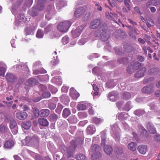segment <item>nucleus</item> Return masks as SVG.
Masks as SVG:
<instances>
[{
	"label": "nucleus",
	"instance_id": "21",
	"mask_svg": "<svg viewBox=\"0 0 160 160\" xmlns=\"http://www.w3.org/2000/svg\"><path fill=\"white\" fill-rule=\"evenodd\" d=\"M100 150H101V148L98 145L96 144L92 145L91 147L90 150L93 153L95 152H99Z\"/></svg>",
	"mask_w": 160,
	"mask_h": 160
},
{
	"label": "nucleus",
	"instance_id": "3",
	"mask_svg": "<svg viewBox=\"0 0 160 160\" xmlns=\"http://www.w3.org/2000/svg\"><path fill=\"white\" fill-rule=\"evenodd\" d=\"M154 91V87L153 84H150L144 87L142 89V92L145 93H150Z\"/></svg>",
	"mask_w": 160,
	"mask_h": 160
},
{
	"label": "nucleus",
	"instance_id": "12",
	"mask_svg": "<svg viewBox=\"0 0 160 160\" xmlns=\"http://www.w3.org/2000/svg\"><path fill=\"white\" fill-rule=\"evenodd\" d=\"M83 27L82 26L79 27L76 29L72 31L74 37H76L78 36L81 33L83 30Z\"/></svg>",
	"mask_w": 160,
	"mask_h": 160
},
{
	"label": "nucleus",
	"instance_id": "17",
	"mask_svg": "<svg viewBox=\"0 0 160 160\" xmlns=\"http://www.w3.org/2000/svg\"><path fill=\"white\" fill-rule=\"evenodd\" d=\"M38 121L39 124L42 126L46 127L49 125V122L46 118H39Z\"/></svg>",
	"mask_w": 160,
	"mask_h": 160
},
{
	"label": "nucleus",
	"instance_id": "5",
	"mask_svg": "<svg viewBox=\"0 0 160 160\" xmlns=\"http://www.w3.org/2000/svg\"><path fill=\"white\" fill-rule=\"evenodd\" d=\"M140 33V32L138 30L137 28L132 27V29L129 31L128 34L133 39L136 40L137 38L134 34H135L136 35H139Z\"/></svg>",
	"mask_w": 160,
	"mask_h": 160
},
{
	"label": "nucleus",
	"instance_id": "45",
	"mask_svg": "<svg viewBox=\"0 0 160 160\" xmlns=\"http://www.w3.org/2000/svg\"><path fill=\"white\" fill-rule=\"evenodd\" d=\"M106 16L107 18L113 21H114V18L112 17V14L108 12H106Z\"/></svg>",
	"mask_w": 160,
	"mask_h": 160
},
{
	"label": "nucleus",
	"instance_id": "19",
	"mask_svg": "<svg viewBox=\"0 0 160 160\" xmlns=\"http://www.w3.org/2000/svg\"><path fill=\"white\" fill-rule=\"evenodd\" d=\"M50 111L48 109H43L40 111V116L41 117H46L49 114Z\"/></svg>",
	"mask_w": 160,
	"mask_h": 160
},
{
	"label": "nucleus",
	"instance_id": "20",
	"mask_svg": "<svg viewBox=\"0 0 160 160\" xmlns=\"http://www.w3.org/2000/svg\"><path fill=\"white\" fill-rule=\"evenodd\" d=\"M102 156V154L99 152L93 153L92 156V159L93 160H98Z\"/></svg>",
	"mask_w": 160,
	"mask_h": 160
},
{
	"label": "nucleus",
	"instance_id": "48",
	"mask_svg": "<svg viewBox=\"0 0 160 160\" xmlns=\"http://www.w3.org/2000/svg\"><path fill=\"white\" fill-rule=\"evenodd\" d=\"M69 38L67 36L63 37L62 39V42L64 45L67 43L69 42Z\"/></svg>",
	"mask_w": 160,
	"mask_h": 160
},
{
	"label": "nucleus",
	"instance_id": "22",
	"mask_svg": "<svg viewBox=\"0 0 160 160\" xmlns=\"http://www.w3.org/2000/svg\"><path fill=\"white\" fill-rule=\"evenodd\" d=\"M46 0H39L37 5L38 8L40 10H42L44 8V5Z\"/></svg>",
	"mask_w": 160,
	"mask_h": 160
},
{
	"label": "nucleus",
	"instance_id": "30",
	"mask_svg": "<svg viewBox=\"0 0 160 160\" xmlns=\"http://www.w3.org/2000/svg\"><path fill=\"white\" fill-rule=\"evenodd\" d=\"M36 82V79L33 78H30L26 82V85L28 86H30Z\"/></svg>",
	"mask_w": 160,
	"mask_h": 160
},
{
	"label": "nucleus",
	"instance_id": "8",
	"mask_svg": "<svg viewBox=\"0 0 160 160\" xmlns=\"http://www.w3.org/2000/svg\"><path fill=\"white\" fill-rule=\"evenodd\" d=\"M85 12L84 8L82 7L78 8L75 11L74 14L75 17L78 18L82 16Z\"/></svg>",
	"mask_w": 160,
	"mask_h": 160
},
{
	"label": "nucleus",
	"instance_id": "31",
	"mask_svg": "<svg viewBox=\"0 0 160 160\" xmlns=\"http://www.w3.org/2000/svg\"><path fill=\"white\" fill-rule=\"evenodd\" d=\"M107 29V28L106 25H102L99 28V32H98V33H99V35H101V34L103 33H105V31Z\"/></svg>",
	"mask_w": 160,
	"mask_h": 160
},
{
	"label": "nucleus",
	"instance_id": "37",
	"mask_svg": "<svg viewBox=\"0 0 160 160\" xmlns=\"http://www.w3.org/2000/svg\"><path fill=\"white\" fill-rule=\"evenodd\" d=\"M75 158L77 160H86L85 155L81 154L76 155L75 157Z\"/></svg>",
	"mask_w": 160,
	"mask_h": 160
},
{
	"label": "nucleus",
	"instance_id": "52",
	"mask_svg": "<svg viewBox=\"0 0 160 160\" xmlns=\"http://www.w3.org/2000/svg\"><path fill=\"white\" fill-rule=\"evenodd\" d=\"M51 96V94L48 92H44L42 93V96L44 98H48Z\"/></svg>",
	"mask_w": 160,
	"mask_h": 160
},
{
	"label": "nucleus",
	"instance_id": "7",
	"mask_svg": "<svg viewBox=\"0 0 160 160\" xmlns=\"http://www.w3.org/2000/svg\"><path fill=\"white\" fill-rule=\"evenodd\" d=\"M118 96V93L117 92L113 91L109 92L108 97L110 101L114 102L117 99Z\"/></svg>",
	"mask_w": 160,
	"mask_h": 160
},
{
	"label": "nucleus",
	"instance_id": "63",
	"mask_svg": "<svg viewBox=\"0 0 160 160\" xmlns=\"http://www.w3.org/2000/svg\"><path fill=\"white\" fill-rule=\"evenodd\" d=\"M128 22L131 24L133 25H137V23L136 22L133 21L131 19L129 18L128 19Z\"/></svg>",
	"mask_w": 160,
	"mask_h": 160
},
{
	"label": "nucleus",
	"instance_id": "11",
	"mask_svg": "<svg viewBox=\"0 0 160 160\" xmlns=\"http://www.w3.org/2000/svg\"><path fill=\"white\" fill-rule=\"evenodd\" d=\"M138 150L140 153L144 154L146 153L148 150V147L146 145H141L138 146Z\"/></svg>",
	"mask_w": 160,
	"mask_h": 160
},
{
	"label": "nucleus",
	"instance_id": "62",
	"mask_svg": "<svg viewBox=\"0 0 160 160\" xmlns=\"http://www.w3.org/2000/svg\"><path fill=\"white\" fill-rule=\"evenodd\" d=\"M52 16V15L49 12H48L47 14L46 15L45 17L48 20H49L51 18Z\"/></svg>",
	"mask_w": 160,
	"mask_h": 160
},
{
	"label": "nucleus",
	"instance_id": "59",
	"mask_svg": "<svg viewBox=\"0 0 160 160\" xmlns=\"http://www.w3.org/2000/svg\"><path fill=\"white\" fill-rule=\"evenodd\" d=\"M152 3L155 6L160 3V0H152Z\"/></svg>",
	"mask_w": 160,
	"mask_h": 160
},
{
	"label": "nucleus",
	"instance_id": "33",
	"mask_svg": "<svg viewBox=\"0 0 160 160\" xmlns=\"http://www.w3.org/2000/svg\"><path fill=\"white\" fill-rule=\"evenodd\" d=\"M122 97L124 99L127 100L130 98L131 96L128 92H124L122 93Z\"/></svg>",
	"mask_w": 160,
	"mask_h": 160
},
{
	"label": "nucleus",
	"instance_id": "2",
	"mask_svg": "<svg viewBox=\"0 0 160 160\" xmlns=\"http://www.w3.org/2000/svg\"><path fill=\"white\" fill-rule=\"evenodd\" d=\"M71 25V22L69 21H66L60 23L57 26V28L61 32H65L67 31Z\"/></svg>",
	"mask_w": 160,
	"mask_h": 160
},
{
	"label": "nucleus",
	"instance_id": "58",
	"mask_svg": "<svg viewBox=\"0 0 160 160\" xmlns=\"http://www.w3.org/2000/svg\"><path fill=\"white\" fill-rule=\"evenodd\" d=\"M39 88L40 90L41 91H45L47 89L46 87L43 85L41 84L39 86Z\"/></svg>",
	"mask_w": 160,
	"mask_h": 160
},
{
	"label": "nucleus",
	"instance_id": "51",
	"mask_svg": "<svg viewBox=\"0 0 160 160\" xmlns=\"http://www.w3.org/2000/svg\"><path fill=\"white\" fill-rule=\"evenodd\" d=\"M114 50L116 53L118 55H120L122 53L121 49L119 47H115L114 48Z\"/></svg>",
	"mask_w": 160,
	"mask_h": 160
},
{
	"label": "nucleus",
	"instance_id": "40",
	"mask_svg": "<svg viewBox=\"0 0 160 160\" xmlns=\"http://www.w3.org/2000/svg\"><path fill=\"white\" fill-rule=\"evenodd\" d=\"M33 112L34 115L36 118H38L39 115L40 116V111L39 112L38 109L37 108L35 107L33 108Z\"/></svg>",
	"mask_w": 160,
	"mask_h": 160
},
{
	"label": "nucleus",
	"instance_id": "35",
	"mask_svg": "<svg viewBox=\"0 0 160 160\" xmlns=\"http://www.w3.org/2000/svg\"><path fill=\"white\" fill-rule=\"evenodd\" d=\"M135 71V70L133 68V67L131 63L128 67L127 71L128 73L132 74Z\"/></svg>",
	"mask_w": 160,
	"mask_h": 160
},
{
	"label": "nucleus",
	"instance_id": "38",
	"mask_svg": "<svg viewBox=\"0 0 160 160\" xmlns=\"http://www.w3.org/2000/svg\"><path fill=\"white\" fill-rule=\"evenodd\" d=\"M17 126V123L15 121L14 119L11 118L10 120V128L11 129H14Z\"/></svg>",
	"mask_w": 160,
	"mask_h": 160
},
{
	"label": "nucleus",
	"instance_id": "36",
	"mask_svg": "<svg viewBox=\"0 0 160 160\" xmlns=\"http://www.w3.org/2000/svg\"><path fill=\"white\" fill-rule=\"evenodd\" d=\"M50 120L52 122L56 121L59 118V117L56 114L54 113L51 114L49 116Z\"/></svg>",
	"mask_w": 160,
	"mask_h": 160
},
{
	"label": "nucleus",
	"instance_id": "56",
	"mask_svg": "<svg viewBox=\"0 0 160 160\" xmlns=\"http://www.w3.org/2000/svg\"><path fill=\"white\" fill-rule=\"evenodd\" d=\"M5 68L3 67H0V76H3L5 72Z\"/></svg>",
	"mask_w": 160,
	"mask_h": 160
},
{
	"label": "nucleus",
	"instance_id": "15",
	"mask_svg": "<svg viewBox=\"0 0 160 160\" xmlns=\"http://www.w3.org/2000/svg\"><path fill=\"white\" fill-rule=\"evenodd\" d=\"M7 80L10 82H13L16 79V77L12 73H8L6 75Z\"/></svg>",
	"mask_w": 160,
	"mask_h": 160
},
{
	"label": "nucleus",
	"instance_id": "54",
	"mask_svg": "<svg viewBox=\"0 0 160 160\" xmlns=\"http://www.w3.org/2000/svg\"><path fill=\"white\" fill-rule=\"evenodd\" d=\"M130 2V0H124V4L128 8V10H131L129 4V3Z\"/></svg>",
	"mask_w": 160,
	"mask_h": 160
},
{
	"label": "nucleus",
	"instance_id": "57",
	"mask_svg": "<svg viewBox=\"0 0 160 160\" xmlns=\"http://www.w3.org/2000/svg\"><path fill=\"white\" fill-rule=\"evenodd\" d=\"M56 107L55 104L54 103H50L48 104V108L50 109L53 110Z\"/></svg>",
	"mask_w": 160,
	"mask_h": 160
},
{
	"label": "nucleus",
	"instance_id": "4",
	"mask_svg": "<svg viewBox=\"0 0 160 160\" xmlns=\"http://www.w3.org/2000/svg\"><path fill=\"white\" fill-rule=\"evenodd\" d=\"M101 21L99 19L94 20L90 22V28L92 29H96L101 25Z\"/></svg>",
	"mask_w": 160,
	"mask_h": 160
},
{
	"label": "nucleus",
	"instance_id": "53",
	"mask_svg": "<svg viewBox=\"0 0 160 160\" xmlns=\"http://www.w3.org/2000/svg\"><path fill=\"white\" fill-rule=\"evenodd\" d=\"M17 18H19V19H18V20L20 22H21L22 21H23L24 22H25L24 20L25 18L26 19L25 16L23 15L22 14H19L18 15Z\"/></svg>",
	"mask_w": 160,
	"mask_h": 160
},
{
	"label": "nucleus",
	"instance_id": "13",
	"mask_svg": "<svg viewBox=\"0 0 160 160\" xmlns=\"http://www.w3.org/2000/svg\"><path fill=\"white\" fill-rule=\"evenodd\" d=\"M146 127L151 133L154 134L156 133V130L151 123L149 122H147Z\"/></svg>",
	"mask_w": 160,
	"mask_h": 160
},
{
	"label": "nucleus",
	"instance_id": "32",
	"mask_svg": "<svg viewBox=\"0 0 160 160\" xmlns=\"http://www.w3.org/2000/svg\"><path fill=\"white\" fill-rule=\"evenodd\" d=\"M31 125V123L29 122H26L22 123V127L25 129H28L29 128Z\"/></svg>",
	"mask_w": 160,
	"mask_h": 160
},
{
	"label": "nucleus",
	"instance_id": "1",
	"mask_svg": "<svg viewBox=\"0 0 160 160\" xmlns=\"http://www.w3.org/2000/svg\"><path fill=\"white\" fill-rule=\"evenodd\" d=\"M25 140L26 143L29 145L33 146L36 148L38 147L39 138L37 136L34 135L32 137H26Z\"/></svg>",
	"mask_w": 160,
	"mask_h": 160
},
{
	"label": "nucleus",
	"instance_id": "43",
	"mask_svg": "<svg viewBox=\"0 0 160 160\" xmlns=\"http://www.w3.org/2000/svg\"><path fill=\"white\" fill-rule=\"evenodd\" d=\"M44 34L43 31L41 30H38L36 34V37L38 38H42Z\"/></svg>",
	"mask_w": 160,
	"mask_h": 160
},
{
	"label": "nucleus",
	"instance_id": "29",
	"mask_svg": "<svg viewBox=\"0 0 160 160\" xmlns=\"http://www.w3.org/2000/svg\"><path fill=\"white\" fill-rule=\"evenodd\" d=\"M71 114L70 110L67 108H65L63 110L62 115L64 118H67Z\"/></svg>",
	"mask_w": 160,
	"mask_h": 160
},
{
	"label": "nucleus",
	"instance_id": "50",
	"mask_svg": "<svg viewBox=\"0 0 160 160\" xmlns=\"http://www.w3.org/2000/svg\"><path fill=\"white\" fill-rule=\"evenodd\" d=\"M63 108V106L61 104H58L57 108L55 110V111L59 113Z\"/></svg>",
	"mask_w": 160,
	"mask_h": 160
},
{
	"label": "nucleus",
	"instance_id": "34",
	"mask_svg": "<svg viewBox=\"0 0 160 160\" xmlns=\"http://www.w3.org/2000/svg\"><path fill=\"white\" fill-rule=\"evenodd\" d=\"M98 35H97V36H99V33H98ZM100 36H101V39L102 40L104 41H105L108 40L109 38V36L106 33H102L101 34Z\"/></svg>",
	"mask_w": 160,
	"mask_h": 160
},
{
	"label": "nucleus",
	"instance_id": "14",
	"mask_svg": "<svg viewBox=\"0 0 160 160\" xmlns=\"http://www.w3.org/2000/svg\"><path fill=\"white\" fill-rule=\"evenodd\" d=\"M38 10L40 11L38 8L37 6V7H34L30 9L29 11V13L32 16H35L38 15Z\"/></svg>",
	"mask_w": 160,
	"mask_h": 160
},
{
	"label": "nucleus",
	"instance_id": "6",
	"mask_svg": "<svg viewBox=\"0 0 160 160\" xmlns=\"http://www.w3.org/2000/svg\"><path fill=\"white\" fill-rule=\"evenodd\" d=\"M139 69L134 75V76L136 78H140L143 77L145 75L146 71V68L145 67H142Z\"/></svg>",
	"mask_w": 160,
	"mask_h": 160
},
{
	"label": "nucleus",
	"instance_id": "10",
	"mask_svg": "<svg viewBox=\"0 0 160 160\" xmlns=\"http://www.w3.org/2000/svg\"><path fill=\"white\" fill-rule=\"evenodd\" d=\"M16 117L19 120L25 119L28 116L27 113L25 112H17L15 115Z\"/></svg>",
	"mask_w": 160,
	"mask_h": 160
},
{
	"label": "nucleus",
	"instance_id": "39",
	"mask_svg": "<svg viewBox=\"0 0 160 160\" xmlns=\"http://www.w3.org/2000/svg\"><path fill=\"white\" fill-rule=\"evenodd\" d=\"M77 108L79 110H84L86 109V106L84 104L80 103L78 105Z\"/></svg>",
	"mask_w": 160,
	"mask_h": 160
},
{
	"label": "nucleus",
	"instance_id": "27",
	"mask_svg": "<svg viewBox=\"0 0 160 160\" xmlns=\"http://www.w3.org/2000/svg\"><path fill=\"white\" fill-rule=\"evenodd\" d=\"M136 143L132 142L128 144V147L130 150L132 151H134L136 150Z\"/></svg>",
	"mask_w": 160,
	"mask_h": 160
},
{
	"label": "nucleus",
	"instance_id": "16",
	"mask_svg": "<svg viewBox=\"0 0 160 160\" xmlns=\"http://www.w3.org/2000/svg\"><path fill=\"white\" fill-rule=\"evenodd\" d=\"M70 95L74 99H77L79 96V94L75 91L74 88H72L70 89Z\"/></svg>",
	"mask_w": 160,
	"mask_h": 160
},
{
	"label": "nucleus",
	"instance_id": "47",
	"mask_svg": "<svg viewBox=\"0 0 160 160\" xmlns=\"http://www.w3.org/2000/svg\"><path fill=\"white\" fill-rule=\"evenodd\" d=\"M92 122L97 124L101 122L102 120L100 118L93 117L92 119Z\"/></svg>",
	"mask_w": 160,
	"mask_h": 160
},
{
	"label": "nucleus",
	"instance_id": "25",
	"mask_svg": "<svg viewBox=\"0 0 160 160\" xmlns=\"http://www.w3.org/2000/svg\"><path fill=\"white\" fill-rule=\"evenodd\" d=\"M101 143L102 146H104L105 144L106 140V133L105 131H102L101 132Z\"/></svg>",
	"mask_w": 160,
	"mask_h": 160
},
{
	"label": "nucleus",
	"instance_id": "9",
	"mask_svg": "<svg viewBox=\"0 0 160 160\" xmlns=\"http://www.w3.org/2000/svg\"><path fill=\"white\" fill-rule=\"evenodd\" d=\"M15 143L12 140H8L5 141L4 144V147L7 149H11L14 145Z\"/></svg>",
	"mask_w": 160,
	"mask_h": 160
},
{
	"label": "nucleus",
	"instance_id": "18",
	"mask_svg": "<svg viewBox=\"0 0 160 160\" xmlns=\"http://www.w3.org/2000/svg\"><path fill=\"white\" fill-rule=\"evenodd\" d=\"M86 130L88 134H92L94 133L96 131L95 127L93 125H90L88 126Z\"/></svg>",
	"mask_w": 160,
	"mask_h": 160
},
{
	"label": "nucleus",
	"instance_id": "41",
	"mask_svg": "<svg viewBox=\"0 0 160 160\" xmlns=\"http://www.w3.org/2000/svg\"><path fill=\"white\" fill-rule=\"evenodd\" d=\"M33 73L35 74L45 73H46V71L45 70L43 69L41 70H35L33 71Z\"/></svg>",
	"mask_w": 160,
	"mask_h": 160
},
{
	"label": "nucleus",
	"instance_id": "23",
	"mask_svg": "<svg viewBox=\"0 0 160 160\" xmlns=\"http://www.w3.org/2000/svg\"><path fill=\"white\" fill-rule=\"evenodd\" d=\"M113 151L112 147L109 145H106L104 148V151L107 155L111 154Z\"/></svg>",
	"mask_w": 160,
	"mask_h": 160
},
{
	"label": "nucleus",
	"instance_id": "24",
	"mask_svg": "<svg viewBox=\"0 0 160 160\" xmlns=\"http://www.w3.org/2000/svg\"><path fill=\"white\" fill-rule=\"evenodd\" d=\"M131 63L135 71L138 69H140L142 67L141 63L138 62H132Z\"/></svg>",
	"mask_w": 160,
	"mask_h": 160
},
{
	"label": "nucleus",
	"instance_id": "49",
	"mask_svg": "<svg viewBox=\"0 0 160 160\" xmlns=\"http://www.w3.org/2000/svg\"><path fill=\"white\" fill-rule=\"evenodd\" d=\"M69 120L72 123H76L77 122L76 117L74 116H71L69 118Z\"/></svg>",
	"mask_w": 160,
	"mask_h": 160
},
{
	"label": "nucleus",
	"instance_id": "28",
	"mask_svg": "<svg viewBox=\"0 0 160 160\" xmlns=\"http://www.w3.org/2000/svg\"><path fill=\"white\" fill-rule=\"evenodd\" d=\"M0 131L3 133L8 132L9 129L7 125L1 124L0 125Z\"/></svg>",
	"mask_w": 160,
	"mask_h": 160
},
{
	"label": "nucleus",
	"instance_id": "60",
	"mask_svg": "<svg viewBox=\"0 0 160 160\" xmlns=\"http://www.w3.org/2000/svg\"><path fill=\"white\" fill-rule=\"evenodd\" d=\"M35 158L36 160H44V159L42 158L38 154H36L35 156Z\"/></svg>",
	"mask_w": 160,
	"mask_h": 160
},
{
	"label": "nucleus",
	"instance_id": "64",
	"mask_svg": "<svg viewBox=\"0 0 160 160\" xmlns=\"http://www.w3.org/2000/svg\"><path fill=\"white\" fill-rule=\"evenodd\" d=\"M15 160H22L21 158L18 155H15L13 156Z\"/></svg>",
	"mask_w": 160,
	"mask_h": 160
},
{
	"label": "nucleus",
	"instance_id": "55",
	"mask_svg": "<svg viewBox=\"0 0 160 160\" xmlns=\"http://www.w3.org/2000/svg\"><path fill=\"white\" fill-rule=\"evenodd\" d=\"M116 152L118 154H121L123 152L122 148L121 147H118L116 149Z\"/></svg>",
	"mask_w": 160,
	"mask_h": 160
},
{
	"label": "nucleus",
	"instance_id": "61",
	"mask_svg": "<svg viewBox=\"0 0 160 160\" xmlns=\"http://www.w3.org/2000/svg\"><path fill=\"white\" fill-rule=\"evenodd\" d=\"M154 139L158 141H160V135H156L154 136Z\"/></svg>",
	"mask_w": 160,
	"mask_h": 160
},
{
	"label": "nucleus",
	"instance_id": "26",
	"mask_svg": "<svg viewBox=\"0 0 160 160\" xmlns=\"http://www.w3.org/2000/svg\"><path fill=\"white\" fill-rule=\"evenodd\" d=\"M158 72V69L156 68H152L150 69L148 71V73L152 75L157 74Z\"/></svg>",
	"mask_w": 160,
	"mask_h": 160
},
{
	"label": "nucleus",
	"instance_id": "46",
	"mask_svg": "<svg viewBox=\"0 0 160 160\" xmlns=\"http://www.w3.org/2000/svg\"><path fill=\"white\" fill-rule=\"evenodd\" d=\"M144 113V112L143 110H137L135 112V113L136 115L140 116L142 114H143Z\"/></svg>",
	"mask_w": 160,
	"mask_h": 160
},
{
	"label": "nucleus",
	"instance_id": "42",
	"mask_svg": "<svg viewBox=\"0 0 160 160\" xmlns=\"http://www.w3.org/2000/svg\"><path fill=\"white\" fill-rule=\"evenodd\" d=\"M108 2L109 4L112 6H113L114 7H116L117 8H118V9H120V7L117 5L116 2L114 0H112L111 2L109 0H108Z\"/></svg>",
	"mask_w": 160,
	"mask_h": 160
},
{
	"label": "nucleus",
	"instance_id": "44",
	"mask_svg": "<svg viewBox=\"0 0 160 160\" xmlns=\"http://www.w3.org/2000/svg\"><path fill=\"white\" fill-rule=\"evenodd\" d=\"M118 62L121 63L126 64L128 62V58H123L119 59L118 60Z\"/></svg>",
	"mask_w": 160,
	"mask_h": 160
}]
</instances>
